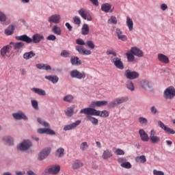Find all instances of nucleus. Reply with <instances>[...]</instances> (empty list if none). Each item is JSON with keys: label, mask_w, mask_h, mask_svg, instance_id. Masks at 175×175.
I'll use <instances>...</instances> for the list:
<instances>
[{"label": "nucleus", "mask_w": 175, "mask_h": 175, "mask_svg": "<svg viewBox=\"0 0 175 175\" xmlns=\"http://www.w3.org/2000/svg\"><path fill=\"white\" fill-rule=\"evenodd\" d=\"M15 39L20 42H25V43L27 44H31V43L37 44L38 43H40L42 40H44V36L42 33H37L33 34L32 38H31L27 34H23L22 36H16Z\"/></svg>", "instance_id": "obj_1"}, {"label": "nucleus", "mask_w": 175, "mask_h": 175, "mask_svg": "<svg viewBox=\"0 0 175 175\" xmlns=\"http://www.w3.org/2000/svg\"><path fill=\"white\" fill-rule=\"evenodd\" d=\"M37 121L40 125L42 126H44V129L43 128H40L37 130V132L40 135H49L50 136H55V131L50 129V123L46 122L44 120L38 118Z\"/></svg>", "instance_id": "obj_2"}, {"label": "nucleus", "mask_w": 175, "mask_h": 175, "mask_svg": "<svg viewBox=\"0 0 175 175\" xmlns=\"http://www.w3.org/2000/svg\"><path fill=\"white\" fill-rule=\"evenodd\" d=\"M79 114H91V116H97L98 117H103V118H107L109 115V111L107 110L98 111L94 108L91 107L81 109Z\"/></svg>", "instance_id": "obj_3"}, {"label": "nucleus", "mask_w": 175, "mask_h": 175, "mask_svg": "<svg viewBox=\"0 0 175 175\" xmlns=\"http://www.w3.org/2000/svg\"><path fill=\"white\" fill-rule=\"evenodd\" d=\"M128 100H129V96H124L118 97L109 103L108 108L114 109V107H117V106H120V105H122V103H126Z\"/></svg>", "instance_id": "obj_4"}, {"label": "nucleus", "mask_w": 175, "mask_h": 175, "mask_svg": "<svg viewBox=\"0 0 175 175\" xmlns=\"http://www.w3.org/2000/svg\"><path fill=\"white\" fill-rule=\"evenodd\" d=\"M32 146V142L29 139H24L17 146V150L19 151H28Z\"/></svg>", "instance_id": "obj_5"}, {"label": "nucleus", "mask_w": 175, "mask_h": 175, "mask_svg": "<svg viewBox=\"0 0 175 175\" xmlns=\"http://www.w3.org/2000/svg\"><path fill=\"white\" fill-rule=\"evenodd\" d=\"M70 76L72 79L83 80L87 77V74H85L84 71L80 72L79 70L75 69L70 71Z\"/></svg>", "instance_id": "obj_6"}, {"label": "nucleus", "mask_w": 175, "mask_h": 175, "mask_svg": "<svg viewBox=\"0 0 175 175\" xmlns=\"http://www.w3.org/2000/svg\"><path fill=\"white\" fill-rule=\"evenodd\" d=\"M175 96V88L173 86H170L167 88L163 92V98L164 99L172 100Z\"/></svg>", "instance_id": "obj_7"}, {"label": "nucleus", "mask_w": 175, "mask_h": 175, "mask_svg": "<svg viewBox=\"0 0 175 175\" xmlns=\"http://www.w3.org/2000/svg\"><path fill=\"white\" fill-rule=\"evenodd\" d=\"M149 140L152 144H158L161 142V137L157 135L154 129L150 132Z\"/></svg>", "instance_id": "obj_8"}, {"label": "nucleus", "mask_w": 175, "mask_h": 175, "mask_svg": "<svg viewBox=\"0 0 175 175\" xmlns=\"http://www.w3.org/2000/svg\"><path fill=\"white\" fill-rule=\"evenodd\" d=\"M51 152V148H45L42 149L38 154V161H44V159H46V158L50 155Z\"/></svg>", "instance_id": "obj_9"}, {"label": "nucleus", "mask_w": 175, "mask_h": 175, "mask_svg": "<svg viewBox=\"0 0 175 175\" xmlns=\"http://www.w3.org/2000/svg\"><path fill=\"white\" fill-rule=\"evenodd\" d=\"M125 77L129 80H135V79H138L140 75L139 72L136 71H132L129 69L126 70L124 72Z\"/></svg>", "instance_id": "obj_10"}, {"label": "nucleus", "mask_w": 175, "mask_h": 175, "mask_svg": "<svg viewBox=\"0 0 175 175\" xmlns=\"http://www.w3.org/2000/svg\"><path fill=\"white\" fill-rule=\"evenodd\" d=\"M78 13L79 16L83 18V20H87V21H92V16H91V14L88 13L87 10L81 8L78 10Z\"/></svg>", "instance_id": "obj_11"}, {"label": "nucleus", "mask_w": 175, "mask_h": 175, "mask_svg": "<svg viewBox=\"0 0 175 175\" xmlns=\"http://www.w3.org/2000/svg\"><path fill=\"white\" fill-rule=\"evenodd\" d=\"M12 117L14 120L18 121L21 120H24V121L28 120V116H27V115H25L23 111H18L17 112L12 113Z\"/></svg>", "instance_id": "obj_12"}, {"label": "nucleus", "mask_w": 175, "mask_h": 175, "mask_svg": "<svg viewBox=\"0 0 175 175\" xmlns=\"http://www.w3.org/2000/svg\"><path fill=\"white\" fill-rule=\"evenodd\" d=\"M49 24H59L61 23V15L59 14H54L48 18Z\"/></svg>", "instance_id": "obj_13"}, {"label": "nucleus", "mask_w": 175, "mask_h": 175, "mask_svg": "<svg viewBox=\"0 0 175 175\" xmlns=\"http://www.w3.org/2000/svg\"><path fill=\"white\" fill-rule=\"evenodd\" d=\"M75 50L78 51L80 55H91V54H92L91 50L87 49L83 46H76Z\"/></svg>", "instance_id": "obj_14"}, {"label": "nucleus", "mask_w": 175, "mask_h": 175, "mask_svg": "<svg viewBox=\"0 0 175 175\" xmlns=\"http://www.w3.org/2000/svg\"><path fill=\"white\" fill-rule=\"evenodd\" d=\"M158 125L161 129H163V131H165L166 133H168V135H174V130L166 126V125H165L162 121L159 120Z\"/></svg>", "instance_id": "obj_15"}, {"label": "nucleus", "mask_w": 175, "mask_h": 175, "mask_svg": "<svg viewBox=\"0 0 175 175\" xmlns=\"http://www.w3.org/2000/svg\"><path fill=\"white\" fill-rule=\"evenodd\" d=\"M61 172V166L59 165H53L48 169V173L53 175H57Z\"/></svg>", "instance_id": "obj_16"}, {"label": "nucleus", "mask_w": 175, "mask_h": 175, "mask_svg": "<svg viewBox=\"0 0 175 175\" xmlns=\"http://www.w3.org/2000/svg\"><path fill=\"white\" fill-rule=\"evenodd\" d=\"M80 124H81V120H77L70 124L64 126L63 129L65 131H73V129H75V128H77V126H79V125H80Z\"/></svg>", "instance_id": "obj_17"}, {"label": "nucleus", "mask_w": 175, "mask_h": 175, "mask_svg": "<svg viewBox=\"0 0 175 175\" xmlns=\"http://www.w3.org/2000/svg\"><path fill=\"white\" fill-rule=\"evenodd\" d=\"M112 64L117 68L118 69H120L122 70L124 69V64L121 61L120 57H114L111 59Z\"/></svg>", "instance_id": "obj_18"}, {"label": "nucleus", "mask_w": 175, "mask_h": 175, "mask_svg": "<svg viewBox=\"0 0 175 175\" xmlns=\"http://www.w3.org/2000/svg\"><path fill=\"white\" fill-rule=\"evenodd\" d=\"M131 53L133 54V55H135V57H138V58H142V57H144V53H143V51L140 50V49L134 46L131 49Z\"/></svg>", "instance_id": "obj_19"}, {"label": "nucleus", "mask_w": 175, "mask_h": 175, "mask_svg": "<svg viewBox=\"0 0 175 175\" xmlns=\"http://www.w3.org/2000/svg\"><path fill=\"white\" fill-rule=\"evenodd\" d=\"M83 166H84V163L80 159H76L72 163L71 168L72 170H77V169H80V167H83Z\"/></svg>", "instance_id": "obj_20"}, {"label": "nucleus", "mask_w": 175, "mask_h": 175, "mask_svg": "<svg viewBox=\"0 0 175 175\" xmlns=\"http://www.w3.org/2000/svg\"><path fill=\"white\" fill-rule=\"evenodd\" d=\"M86 115V120L87 121H90L92 125H94L96 126L98 124H99V120L96 118L93 117V115H91V113H83Z\"/></svg>", "instance_id": "obj_21"}, {"label": "nucleus", "mask_w": 175, "mask_h": 175, "mask_svg": "<svg viewBox=\"0 0 175 175\" xmlns=\"http://www.w3.org/2000/svg\"><path fill=\"white\" fill-rule=\"evenodd\" d=\"M157 59L159 62H161V64H169V62H170L169 57L163 53H158Z\"/></svg>", "instance_id": "obj_22"}, {"label": "nucleus", "mask_w": 175, "mask_h": 175, "mask_svg": "<svg viewBox=\"0 0 175 175\" xmlns=\"http://www.w3.org/2000/svg\"><path fill=\"white\" fill-rule=\"evenodd\" d=\"M116 33L118 36V39L119 40H122V42H126L128 40V37L124 34H122V31L120 30V28H117L116 30Z\"/></svg>", "instance_id": "obj_23"}, {"label": "nucleus", "mask_w": 175, "mask_h": 175, "mask_svg": "<svg viewBox=\"0 0 175 175\" xmlns=\"http://www.w3.org/2000/svg\"><path fill=\"white\" fill-rule=\"evenodd\" d=\"M113 157V152L110 149H106L103 152L102 158L105 161L110 159Z\"/></svg>", "instance_id": "obj_24"}, {"label": "nucleus", "mask_w": 175, "mask_h": 175, "mask_svg": "<svg viewBox=\"0 0 175 175\" xmlns=\"http://www.w3.org/2000/svg\"><path fill=\"white\" fill-rule=\"evenodd\" d=\"M101 10L102 12H105V13H113V10H111V4L109 3L102 4Z\"/></svg>", "instance_id": "obj_25"}, {"label": "nucleus", "mask_w": 175, "mask_h": 175, "mask_svg": "<svg viewBox=\"0 0 175 175\" xmlns=\"http://www.w3.org/2000/svg\"><path fill=\"white\" fill-rule=\"evenodd\" d=\"M140 85L144 90H151L152 88V85H151L148 80L143 79L141 81Z\"/></svg>", "instance_id": "obj_26"}, {"label": "nucleus", "mask_w": 175, "mask_h": 175, "mask_svg": "<svg viewBox=\"0 0 175 175\" xmlns=\"http://www.w3.org/2000/svg\"><path fill=\"white\" fill-rule=\"evenodd\" d=\"M139 135L142 142H148V140H150V137H148V134H147L144 129H139Z\"/></svg>", "instance_id": "obj_27"}, {"label": "nucleus", "mask_w": 175, "mask_h": 175, "mask_svg": "<svg viewBox=\"0 0 175 175\" xmlns=\"http://www.w3.org/2000/svg\"><path fill=\"white\" fill-rule=\"evenodd\" d=\"M10 46H13L14 50H21L24 46H25V44L23 42H11L10 43Z\"/></svg>", "instance_id": "obj_28"}, {"label": "nucleus", "mask_w": 175, "mask_h": 175, "mask_svg": "<svg viewBox=\"0 0 175 175\" xmlns=\"http://www.w3.org/2000/svg\"><path fill=\"white\" fill-rule=\"evenodd\" d=\"M44 79L49 80V81H51L53 84H57L59 80V78L57 75H46L44 77Z\"/></svg>", "instance_id": "obj_29"}, {"label": "nucleus", "mask_w": 175, "mask_h": 175, "mask_svg": "<svg viewBox=\"0 0 175 175\" xmlns=\"http://www.w3.org/2000/svg\"><path fill=\"white\" fill-rule=\"evenodd\" d=\"M51 31L53 33L57 35V36H61V35H62V29H61V27L57 25L52 27Z\"/></svg>", "instance_id": "obj_30"}, {"label": "nucleus", "mask_w": 175, "mask_h": 175, "mask_svg": "<svg viewBox=\"0 0 175 175\" xmlns=\"http://www.w3.org/2000/svg\"><path fill=\"white\" fill-rule=\"evenodd\" d=\"M70 64L75 66H80L81 65V60L77 56H74L70 58Z\"/></svg>", "instance_id": "obj_31"}, {"label": "nucleus", "mask_w": 175, "mask_h": 175, "mask_svg": "<svg viewBox=\"0 0 175 175\" xmlns=\"http://www.w3.org/2000/svg\"><path fill=\"white\" fill-rule=\"evenodd\" d=\"M32 92H34V94H37L38 95H40V96H45L46 95V90L38 88H31Z\"/></svg>", "instance_id": "obj_32"}, {"label": "nucleus", "mask_w": 175, "mask_h": 175, "mask_svg": "<svg viewBox=\"0 0 175 175\" xmlns=\"http://www.w3.org/2000/svg\"><path fill=\"white\" fill-rule=\"evenodd\" d=\"M55 155L57 158H62L65 155V149L62 147L58 148L55 152Z\"/></svg>", "instance_id": "obj_33"}, {"label": "nucleus", "mask_w": 175, "mask_h": 175, "mask_svg": "<svg viewBox=\"0 0 175 175\" xmlns=\"http://www.w3.org/2000/svg\"><path fill=\"white\" fill-rule=\"evenodd\" d=\"M107 103L106 100H98L92 102V105L96 107H102V106H107Z\"/></svg>", "instance_id": "obj_34"}, {"label": "nucleus", "mask_w": 175, "mask_h": 175, "mask_svg": "<svg viewBox=\"0 0 175 175\" xmlns=\"http://www.w3.org/2000/svg\"><path fill=\"white\" fill-rule=\"evenodd\" d=\"M2 142L6 143V144H8L9 146H13L14 139L12 137L7 135L2 138Z\"/></svg>", "instance_id": "obj_35"}, {"label": "nucleus", "mask_w": 175, "mask_h": 175, "mask_svg": "<svg viewBox=\"0 0 175 175\" xmlns=\"http://www.w3.org/2000/svg\"><path fill=\"white\" fill-rule=\"evenodd\" d=\"M90 33V26L88 24L84 23L81 27V35L84 36Z\"/></svg>", "instance_id": "obj_36"}, {"label": "nucleus", "mask_w": 175, "mask_h": 175, "mask_svg": "<svg viewBox=\"0 0 175 175\" xmlns=\"http://www.w3.org/2000/svg\"><path fill=\"white\" fill-rule=\"evenodd\" d=\"M126 24L130 32L133 31V21L129 16H126Z\"/></svg>", "instance_id": "obj_37"}, {"label": "nucleus", "mask_w": 175, "mask_h": 175, "mask_svg": "<svg viewBox=\"0 0 175 175\" xmlns=\"http://www.w3.org/2000/svg\"><path fill=\"white\" fill-rule=\"evenodd\" d=\"M35 55H36V53H35L32 51L29 52H26L23 54V59L26 60L31 59V58H33Z\"/></svg>", "instance_id": "obj_38"}, {"label": "nucleus", "mask_w": 175, "mask_h": 175, "mask_svg": "<svg viewBox=\"0 0 175 175\" xmlns=\"http://www.w3.org/2000/svg\"><path fill=\"white\" fill-rule=\"evenodd\" d=\"M11 47H12V45L10 44L3 46L1 49V55H2V57H5L7 53H9V50H10Z\"/></svg>", "instance_id": "obj_39"}, {"label": "nucleus", "mask_w": 175, "mask_h": 175, "mask_svg": "<svg viewBox=\"0 0 175 175\" xmlns=\"http://www.w3.org/2000/svg\"><path fill=\"white\" fill-rule=\"evenodd\" d=\"M126 88L129 90V91H131V92H133L135 91V84L132 81H127L126 82Z\"/></svg>", "instance_id": "obj_40"}, {"label": "nucleus", "mask_w": 175, "mask_h": 175, "mask_svg": "<svg viewBox=\"0 0 175 175\" xmlns=\"http://www.w3.org/2000/svg\"><path fill=\"white\" fill-rule=\"evenodd\" d=\"M14 33V26L13 25H10L5 29V33L8 36H10V35H13Z\"/></svg>", "instance_id": "obj_41"}, {"label": "nucleus", "mask_w": 175, "mask_h": 175, "mask_svg": "<svg viewBox=\"0 0 175 175\" xmlns=\"http://www.w3.org/2000/svg\"><path fill=\"white\" fill-rule=\"evenodd\" d=\"M135 161L137 163H146V162H147V159L144 155L138 156L135 157Z\"/></svg>", "instance_id": "obj_42"}, {"label": "nucleus", "mask_w": 175, "mask_h": 175, "mask_svg": "<svg viewBox=\"0 0 175 175\" xmlns=\"http://www.w3.org/2000/svg\"><path fill=\"white\" fill-rule=\"evenodd\" d=\"M74 99H75V96H73V95L72 94L66 95L63 98L64 102H67V103H72Z\"/></svg>", "instance_id": "obj_43"}, {"label": "nucleus", "mask_w": 175, "mask_h": 175, "mask_svg": "<svg viewBox=\"0 0 175 175\" xmlns=\"http://www.w3.org/2000/svg\"><path fill=\"white\" fill-rule=\"evenodd\" d=\"M79 148L81 151L84 152V151H87L90 148V145H88L87 142H83L80 144Z\"/></svg>", "instance_id": "obj_44"}, {"label": "nucleus", "mask_w": 175, "mask_h": 175, "mask_svg": "<svg viewBox=\"0 0 175 175\" xmlns=\"http://www.w3.org/2000/svg\"><path fill=\"white\" fill-rule=\"evenodd\" d=\"M75 110V105H72L65 111V114L68 117H72L73 116V111Z\"/></svg>", "instance_id": "obj_45"}, {"label": "nucleus", "mask_w": 175, "mask_h": 175, "mask_svg": "<svg viewBox=\"0 0 175 175\" xmlns=\"http://www.w3.org/2000/svg\"><path fill=\"white\" fill-rule=\"evenodd\" d=\"M126 55L127 57L128 62H133V61H135V55H133V53H132L131 52H127L126 53Z\"/></svg>", "instance_id": "obj_46"}, {"label": "nucleus", "mask_w": 175, "mask_h": 175, "mask_svg": "<svg viewBox=\"0 0 175 175\" xmlns=\"http://www.w3.org/2000/svg\"><path fill=\"white\" fill-rule=\"evenodd\" d=\"M118 23V21L117 20V17L116 16H111L108 19V24H113V25H116Z\"/></svg>", "instance_id": "obj_47"}, {"label": "nucleus", "mask_w": 175, "mask_h": 175, "mask_svg": "<svg viewBox=\"0 0 175 175\" xmlns=\"http://www.w3.org/2000/svg\"><path fill=\"white\" fill-rule=\"evenodd\" d=\"M150 113L154 116H157L159 114V111L158 110L157 107H155V105H152V107H150Z\"/></svg>", "instance_id": "obj_48"}, {"label": "nucleus", "mask_w": 175, "mask_h": 175, "mask_svg": "<svg viewBox=\"0 0 175 175\" xmlns=\"http://www.w3.org/2000/svg\"><path fill=\"white\" fill-rule=\"evenodd\" d=\"M138 122L141 125H147V124H148V120L144 117L138 118Z\"/></svg>", "instance_id": "obj_49"}, {"label": "nucleus", "mask_w": 175, "mask_h": 175, "mask_svg": "<svg viewBox=\"0 0 175 175\" xmlns=\"http://www.w3.org/2000/svg\"><path fill=\"white\" fill-rule=\"evenodd\" d=\"M85 44L87 47L90 49V50H94V49H95V44L92 40H87Z\"/></svg>", "instance_id": "obj_50"}, {"label": "nucleus", "mask_w": 175, "mask_h": 175, "mask_svg": "<svg viewBox=\"0 0 175 175\" xmlns=\"http://www.w3.org/2000/svg\"><path fill=\"white\" fill-rule=\"evenodd\" d=\"M31 106L34 110H39V103L36 100H31Z\"/></svg>", "instance_id": "obj_51"}, {"label": "nucleus", "mask_w": 175, "mask_h": 175, "mask_svg": "<svg viewBox=\"0 0 175 175\" xmlns=\"http://www.w3.org/2000/svg\"><path fill=\"white\" fill-rule=\"evenodd\" d=\"M61 57L63 58H69L70 57V53L66 50H63L60 53Z\"/></svg>", "instance_id": "obj_52"}, {"label": "nucleus", "mask_w": 175, "mask_h": 175, "mask_svg": "<svg viewBox=\"0 0 175 175\" xmlns=\"http://www.w3.org/2000/svg\"><path fill=\"white\" fill-rule=\"evenodd\" d=\"M7 18H7L5 12L0 10V21H1V23H5V21H6Z\"/></svg>", "instance_id": "obj_53"}, {"label": "nucleus", "mask_w": 175, "mask_h": 175, "mask_svg": "<svg viewBox=\"0 0 175 175\" xmlns=\"http://www.w3.org/2000/svg\"><path fill=\"white\" fill-rule=\"evenodd\" d=\"M121 167H124V169H131L132 164H131L129 161H126L125 163L122 164Z\"/></svg>", "instance_id": "obj_54"}, {"label": "nucleus", "mask_w": 175, "mask_h": 175, "mask_svg": "<svg viewBox=\"0 0 175 175\" xmlns=\"http://www.w3.org/2000/svg\"><path fill=\"white\" fill-rule=\"evenodd\" d=\"M73 21L76 25H80L81 24V19H80V17L79 16H75L73 18Z\"/></svg>", "instance_id": "obj_55"}, {"label": "nucleus", "mask_w": 175, "mask_h": 175, "mask_svg": "<svg viewBox=\"0 0 175 175\" xmlns=\"http://www.w3.org/2000/svg\"><path fill=\"white\" fill-rule=\"evenodd\" d=\"M107 55H113V57H117V53L113 49H108L106 52Z\"/></svg>", "instance_id": "obj_56"}, {"label": "nucleus", "mask_w": 175, "mask_h": 175, "mask_svg": "<svg viewBox=\"0 0 175 175\" xmlns=\"http://www.w3.org/2000/svg\"><path fill=\"white\" fill-rule=\"evenodd\" d=\"M114 154H116V155H125V152H124L122 149L120 148H117L115 151H114Z\"/></svg>", "instance_id": "obj_57"}, {"label": "nucleus", "mask_w": 175, "mask_h": 175, "mask_svg": "<svg viewBox=\"0 0 175 175\" xmlns=\"http://www.w3.org/2000/svg\"><path fill=\"white\" fill-rule=\"evenodd\" d=\"M77 44H79V46H85V42H84L83 39L78 38L76 40Z\"/></svg>", "instance_id": "obj_58"}, {"label": "nucleus", "mask_w": 175, "mask_h": 175, "mask_svg": "<svg viewBox=\"0 0 175 175\" xmlns=\"http://www.w3.org/2000/svg\"><path fill=\"white\" fill-rule=\"evenodd\" d=\"M118 163H120V166H122V165H124V163L127 162V160H126V158L125 157H120L118 159Z\"/></svg>", "instance_id": "obj_59"}, {"label": "nucleus", "mask_w": 175, "mask_h": 175, "mask_svg": "<svg viewBox=\"0 0 175 175\" xmlns=\"http://www.w3.org/2000/svg\"><path fill=\"white\" fill-rule=\"evenodd\" d=\"M57 37L54 36V34H50L47 36L46 40H52V42H54V40H56Z\"/></svg>", "instance_id": "obj_60"}, {"label": "nucleus", "mask_w": 175, "mask_h": 175, "mask_svg": "<svg viewBox=\"0 0 175 175\" xmlns=\"http://www.w3.org/2000/svg\"><path fill=\"white\" fill-rule=\"evenodd\" d=\"M153 175H165V172H163V171H159L158 170H154Z\"/></svg>", "instance_id": "obj_61"}, {"label": "nucleus", "mask_w": 175, "mask_h": 175, "mask_svg": "<svg viewBox=\"0 0 175 175\" xmlns=\"http://www.w3.org/2000/svg\"><path fill=\"white\" fill-rule=\"evenodd\" d=\"M65 26L66 27L68 30L70 31H71L72 29H73V27H72V25H70V23H66Z\"/></svg>", "instance_id": "obj_62"}, {"label": "nucleus", "mask_w": 175, "mask_h": 175, "mask_svg": "<svg viewBox=\"0 0 175 175\" xmlns=\"http://www.w3.org/2000/svg\"><path fill=\"white\" fill-rule=\"evenodd\" d=\"M94 6H99V1L98 0H89Z\"/></svg>", "instance_id": "obj_63"}, {"label": "nucleus", "mask_w": 175, "mask_h": 175, "mask_svg": "<svg viewBox=\"0 0 175 175\" xmlns=\"http://www.w3.org/2000/svg\"><path fill=\"white\" fill-rule=\"evenodd\" d=\"M43 70H51V66L49 64H44Z\"/></svg>", "instance_id": "obj_64"}]
</instances>
